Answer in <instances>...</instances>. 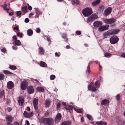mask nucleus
I'll return each instance as SVG.
<instances>
[{
    "label": "nucleus",
    "mask_w": 125,
    "mask_h": 125,
    "mask_svg": "<svg viewBox=\"0 0 125 125\" xmlns=\"http://www.w3.org/2000/svg\"><path fill=\"white\" fill-rule=\"evenodd\" d=\"M119 31V30H118L114 31L111 30L108 31L104 34V37L106 38L108 36L116 34Z\"/></svg>",
    "instance_id": "nucleus-3"
},
{
    "label": "nucleus",
    "mask_w": 125,
    "mask_h": 125,
    "mask_svg": "<svg viewBox=\"0 0 125 125\" xmlns=\"http://www.w3.org/2000/svg\"><path fill=\"white\" fill-rule=\"evenodd\" d=\"M112 10V8L109 7L107 8L104 11V15L105 16H107L110 14L111 13Z\"/></svg>",
    "instance_id": "nucleus-8"
},
{
    "label": "nucleus",
    "mask_w": 125,
    "mask_h": 125,
    "mask_svg": "<svg viewBox=\"0 0 125 125\" xmlns=\"http://www.w3.org/2000/svg\"><path fill=\"white\" fill-rule=\"evenodd\" d=\"M61 105V104L60 103H58L57 105V110L60 108Z\"/></svg>",
    "instance_id": "nucleus-49"
},
{
    "label": "nucleus",
    "mask_w": 125,
    "mask_h": 125,
    "mask_svg": "<svg viewBox=\"0 0 125 125\" xmlns=\"http://www.w3.org/2000/svg\"><path fill=\"white\" fill-rule=\"evenodd\" d=\"M115 21V19L114 18L109 19H105L104 20V22L107 24H110L113 23Z\"/></svg>",
    "instance_id": "nucleus-9"
},
{
    "label": "nucleus",
    "mask_w": 125,
    "mask_h": 125,
    "mask_svg": "<svg viewBox=\"0 0 125 125\" xmlns=\"http://www.w3.org/2000/svg\"><path fill=\"white\" fill-rule=\"evenodd\" d=\"M90 63L88 64V66L87 68V70L86 71V72L87 74L89 75L91 71L90 70V67L89 66Z\"/></svg>",
    "instance_id": "nucleus-31"
},
{
    "label": "nucleus",
    "mask_w": 125,
    "mask_h": 125,
    "mask_svg": "<svg viewBox=\"0 0 125 125\" xmlns=\"http://www.w3.org/2000/svg\"><path fill=\"white\" fill-rule=\"evenodd\" d=\"M22 11L24 13H26L27 12V7L26 6L22 7L21 9Z\"/></svg>",
    "instance_id": "nucleus-23"
},
{
    "label": "nucleus",
    "mask_w": 125,
    "mask_h": 125,
    "mask_svg": "<svg viewBox=\"0 0 125 125\" xmlns=\"http://www.w3.org/2000/svg\"><path fill=\"white\" fill-rule=\"evenodd\" d=\"M119 38L115 35H114L110 39V42L112 44H115L116 43L118 42Z\"/></svg>",
    "instance_id": "nucleus-4"
},
{
    "label": "nucleus",
    "mask_w": 125,
    "mask_h": 125,
    "mask_svg": "<svg viewBox=\"0 0 125 125\" xmlns=\"http://www.w3.org/2000/svg\"><path fill=\"white\" fill-rule=\"evenodd\" d=\"M22 33H21L19 32H17V35L19 37H22Z\"/></svg>",
    "instance_id": "nucleus-44"
},
{
    "label": "nucleus",
    "mask_w": 125,
    "mask_h": 125,
    "mask_svg": "<svg viewBox=\"0 0 125 125\" xmlns=\"http://www.w3.org/2000/svg\"><path fill=\"white\" fill-rule=\"evenodd\" d=\"M26 124L25 125H29L30 123L29 122L28 120H26L25 122Z\"/></svg>",
    "instance_id": "nucleus-61"
},
{
    "label": "nucleus",
    "mask_w": 125,
    "mask_h": 125,
    "mask_svg": "<svg viewBox=\"0 0 125 125\" xmlns=\"http://www.w3.org/2000/svg\"><path fill=\"white\" fill-rule=\"evenodd\" d=\"M36 89L37 91L38 92H43L44 90V88L43 87H38L36 88Z\"/></svg>",
    "instance_id": "nucleus-28"
},
{
    "label": "nucleus",
    "mask_w": 125,
    "mask_h": 125,
    "mask_svg": "<svg viewBox=\"0 0 125 125\" xmlns=\"http://www.w3.org/2000/svg\"><path fill=\"white\" fill-rule=\"evenodd\" d=\"M62 38L65 40L66 42L68 40L67 38V35L66 34V33H63L62 34Z\"/></svg>",
    "instance_id": "nucleus-32"
},
{
    "label": "nucleus",
    "mask_w": 125,
    "mask_h": 125,
    "mask_svg": "<svg viewBox=\"0 0 125 125\" xmlns=\"http://www.w3.org/2000/svg\"><path fill=\"white\" fill-rule=\"evenodd\" d=\"M120 95L119 94H117L116 96V98L117 100L118 101L120 99Z\"/></svg>",
    "instance_id": "nucleus-51"
},
{
    "label": "nucleus",
    "mask_w": 125,
    "mask_h": 125,
    "mask_svg": "<svg viewBox=\"0 0 125 125\" xmlns=\"http://www.w3.org/2000/svg\"><path fill=\"white\" fill-rule=\"evenodd\" d=\"M3 72L6 75L13 74L12 73L8 70H4L3 71Z\"/></svg>",
    "instance_id": "nucleus-36"
},
{
    "label": "nucleus",
    "mask_w": 125,
    "mask_h": 125,
    "mask_svg": "<svg viewBox=\"0 0 125 125\" xmlns=\"http://www.w3.org/2000/svg\"><path fill=\"white\" fill-rule=\"evenodd\" d=\"M36 31L38 33H40L41 32V30L39 28H37L36 29Z\"/></svg>",
    "instance_id": "nucleus-52"
},
{
    "label": "nucleus",
    "mask_w": 125,
    "mask_h": 125,
    "mask_svg": "<svg viewBox=\"0 0 125 125\" xmlns=\"http://www.w3.org/2000/svg\"><path fill=\"white\" fill-rule=\"evenodd\" d=\"M27 86V83L25 82H22L21 84V88L22 90H25Z\"/></svg>",
    "instance_id": "nucleus-15"
},
{
    "label": "nucleus",
    "mask_w": 125,
    "mask_h": 125,
    "mask_svg": "<svg viewBox=\"0 0 125 125\" xmlns=\"http://www.w3.org/2000/svg\"><path fill=\"white\" fill-rule=\"evenodd\" d=\"M27 90L28 93L30 94L33 93L34 92L33 88L31 86H28L27 88Z\"/></svg>",
    "instance_id": "nucleus-14"
},
{
    "label": "nucleus",
    "mask_w": 125,
    "mask_h": 125,
    "mask_svg": "<svg viewBox=\"0 0 125 125\" xmlns=\"http://www.w3.org/2000/svg\"><path fill=\"white\" fill-rule=\"evenodd\" d=\"M76 34L78 35H80L81 34V32L80 31H77L75 32Z\"/></svg>",
    "instance_id": "nucleus-46"
},
{
    "label": "nucleus",
    "mask_w": 125,
    "mask_h": 125,
    "mask_svg": "<svg viewBox=\"0 0 125 125\" xmlns=\"http://www.w3.org/2000/svg\"><path fill=\"white\" fill-rule=\"evenodd\" d=\"M24 100L23 98L21 97H19L18 100V103L19 105L22 106L24 103Z\"/></svg>",
    "instance_id": "nucleus-18"
},
{
    "label": "nucleus",
    "mask_w": 125,
    "mask_h": 125,
    "mask_svg": "<svg viewBox=\"0 0 125 125\" xmlns=\"http://www.w3.org/2000/svg\"><path fill=\"white\" fill-rule=\"evenodd\" d=\"M98 18V16L96 14H93L88 18L87 21L88 22H91L94 21L95 19Z\"/></svg>",
    "instance_id": "nucleus-6"
},
{
    "label": "nucleus",
    "mask_w": 125,
    "mask_h": 125,
    "mask_svg": "<svg viewBox=\"0 0 125 125\" xmlns=\"http://www.w3.org/2000/svg\"><path fill=\"white\" fill-rule=\"evenodd\" d=\"M109 103V101L106 99H104L102 101L101 104L102 105H108Z\"/></svg>",
    "instance_id": "nucleus-17"
},
{
    "label": "nucleus",
    "mask_w": 125,
    "mask_h": 125,
    "mask_svg": "<svg viewBox=\"0 0 125 125\" xmlns=\"http://www.w3.org/2000/svg\"><path fill=\"white\" fill-rule=\"evenodd\" d=\"M109 25H105L101 26L98 28V30L100 31H102L108 29Z\"/></svg>",
    "instance_id": "nucleus-11"
},
{
    "label": "nucleus",
    "mask_w": 125,
    "mask_h": 125,
    "mask_svg": "<svg viewBox=\"0 0 125 125\" xmlns=\"http://www.w3.org/2000/svg\"><path fill=\"white\" fill-rule=\"evenodd\" d=\"M55 55L56 56H57L58 57H59L60 56V55L58 54L57 52H55Z\"/></svg>",
    "instance_id": "nucleus-64"
},
{
    "label": "nucleus",
    "mask_w": 125,
    "mask_h": 125,
    "mask_svg": "<svg viewBox=\"0 0 125 125\" xmlns=\"http://www.w3.org/2000/svg\"><path fill=\"white\" fill-rule=\"evenodd\" d=\"M96 124L98 125H106L107 123L106 122H103L102 121H100L99 122H97Z\"/></svg>",
    "instance_id": "nucleus-25"
},
{
    "label": "nucleus",
    "mask_w": 125,
    "mask_h": 125,
    "mask_svg": "<svg viewBox=\"0 0 125 125\" xmlns=\"http://www.w3.org/2000/svg\"><path fill=\"white\" fill-rule=\"evenodd\" d=\"M4 77V75L2 73H0V80H2L3 79Z\"/></svg>",
    "instance_id": "nucleus-40"
},
{
    "label": "nucleus",
    "mask_w": 125,
    "mask_h": 125,
    "mask_svg": "<svg viewBox=\"0 0 125 125\" xmlns=\"http://www.w3.org/2000/svg\"><path fill=\"white\" fill-rule=\"evenodd\" d=\"M104 8V6H100L99 7V10H103Z\"/></svg>",
    "instance_id": "nucleus-54"
},
{
    "label": "nucleus",
    "mask_w": 125,
    "mask_h": 125,
    "mask_svg": "<svg viewBox=\"0 0 125 125\" xmlns=\"http://www.w3.org/2000/svg\"><path fill=\"white\" fill-rule=\"evenodd\" d=\"M86 116L87 118L90 120L92 121L93 120V119L92 117V116L89 114H87Z\"/></svg>",
    "instance_id": "nucleus-39"
},
{
    "label": "nucleus",
    "mask_w": 125,
    "mask_h": 125,
    "mask_svg": "<svg viewBox=\"0 0 125 125\" xmlns=\"http://www.w3.org/2000/svg\"><path fill=\"white\" fill-rule=\"evenodd\" d=\"M14 30H17V32H19L20 31L19 29V27L18 26H16V27H14L13 28Z\"/></svg>",
    "instance_id": "nucleus-50"
},
{
    "label": "nucleus",
    "mask_w": 125,
    "mask_h": 125,
    "mask_svg": "<svg viewBox=\"0 0 125 125\" xmlns=\"http://www.w3.org/2000/svg\"><path fill=\"white\" fill-rule=\"evenodd\" d=\"M35 9L36 10L35 12L37 15H36L35 16V18H38L39 17V15L41 14V12L38 8H35Z\"/></svg>",
    "instance_id": "nucleus-19"
},
{
    "label": "nucleus",
    "mask_w": 125,
    "mask_h": 125,
    "mask_svg": "<svg viewBox=\"0 0 125 125\" xmlns=\"http://www.w3.org/2000/svg\"><path fill=\"white\" fill-rule=\"evenodd\" d=\"M9 68L10 69L12 70H15L17 69L16 67L13 65H10V66L9 67Z\"/></svg>",
    "instance_id": "nucleus-37"
},
{
    "label": "nucleus",
    "mask_w": 125,
    "mask_h": 125,
    "mask_svg": "<svg viewBox=\"0 0 125 125\" xmlns=\"http://www.w3.org/2000/svg\"><path fill=\"white\" fill-rule=\"evenodd\" d=\"M75 110L77 112L80 113H82V111L80 109H76Z\"/></svg>",
    "instance_id": "nucleus-47"
},
{
    "label": "nucleus",
    "mask_w": 125,
    "mask_h": 125,
    "mask_svg": "<svg viewBox=\"0 0 125 125\" xmlns=\"http://www.w3.org/2000/svg\"><path fill=\"white\" fill-rule=\"evenodd\" d=\"M93 25L95 27H99L102 25V23L101 21H96L94 22Z\"/></svg>",
    "instance_id": "nucleus-13"
},
{
    "label": "nucleus",
    "mask_w": 125,
    "mask_h": 125,
    "mask_svg": "<svg viewBox=\"0 0 125 125\" xmlns=\"http://www.w3.org/2000/svg\"><path fill=\"white\" fill-rule=\"evenodd\" d=\"M27 33L28 35L29 36H30L32 35L33 33V32L31 29H29L27 30Z\"/></svg>",
    "instance_id": "nucleus-27"
},
{
    "label": "nucleus",
    "mask_w": 125,
    "mask_h": 125,
    "mask_svg": "<svg viewBox=\"0 0 125 125\" xmlns=\"http://www.w3.org/2000/svg\"><path fill=\"white\" fill-rule=\"evenodd\" d=\"M23 115L25 117L30 118L29 113L26 111H25L24 112Z\"/></svg>",
    "instance_id": "nucleus-30"
},
{
    "label": "nucleus",
    "mask_w": 125,
    "mask_h": 125,
    "mask_svg": "<svg viewBox=\"0 0 125 125\" xmlns=\"http://www.w3.org/2000/svg\"><path fill=\"white\" fill-rule=\"evenodd\" d=\"M99 81H96L95 83V86L97 88H98L99 87Z\"/></svg>",
    "instance_id": "nucleus-41"
},
{
    "label": "nucleus",
    "mask_w": 125,
    "mask_h": 125,
    "mask_svg": "<svg viewBox=\"0 0 125 125\" xmlns=\"http://www.w3.org/2000/svg\"><path fill=\"white\" fill-rule=\"evenodd\" d=\"M62 117V115L60 113H58L55 119V123H59L61 120Z\"/></svg>",
    "instance_id": "nucleus-10"
},
{
    "label": "nucleus",
    "mask_w": 125,
    "mask_h": 125,
    "mask_svg": "<svg viewBox=\"0 0 125 125\" xmlns=\"http://www.w3.org/2000/svg\"><path fill=\"white\" fill-rule=\"evenodd\" d=\"M51 101L49 99H47L45 101V106L46 107H48L50 105Z\"/></svg>",
    "instance_id": "nucleus-22"
},
{
    "label": "nucleus",
    "mask_w": 125,
    "mask_h": 125,
    "mask_svg": "<svg viewBox=\"0 0 125 125\" xmlns=\"http://www.w3.org/2000/svg\"><path fill=\"white\" fill-rule=\"evenodd\" d=\"M28 9L29 10H32V7L31 6H29L28 7Z\"/></svg>",
    "instance_id": "nucleus-62"
},
{
    "label": "nucleus",
    "mask_w": 125,
    "mask_h": 125,
    "mask_svg": "<svg viewBox=\"0 0 125 125\" xmlns=\"http://www.w3.org/2000/svg\"><path fill=\"white\" fill-rule=\"evenodd\" d=\"M70 123V121H66L62 123L61 125H69Z\"/></svg>",
    "instance_id": "nucleus-34"
},
{
    "label": "nucleus",
    "mask_w": 125,
    "mask_h": 125,
    "mask_svg": "<svg viewBox=\"0 0 125 125\" xmlns=\"http://www.w3.org/2000/svg\"><path fill=\"white\" fill-rule=\"evenodd\" d=\"M7 5L6 4H4L3 5V8L4 10L6 11L8 13L9 9L8 8H7Z\"/></svg>",
    "instance_id": "nucleus-33"
},
{
    "label": "nucleus",
    "mask_w": 125,
    "mask_h": 125,
    "mask_svg": "<svg viewBox=\"0 0 125 125\" xmlns=\"http://www.w3.org/2000/svg\"><path fill=\"white\" fill-rule=\"evenodd\" d=\"M12 38H13V39H14L15 40H17V37L16 36V35L13 36L12 37Z\"/></svg>",
    "instance_id": "nucleus-57"
},
{
    "label": "nucleus",
    "mask_w": 125,
    "mask_h": 125,
    "mask_svg": "<svg viewBox=\"0 0 125 125\" xmlns=\"http://www.w3.org/2000/svg\"><path fill=\"white\" fill-rule=\"evenodd\" d=\"M40 64V66L42 67H47V64L44 62H41Z\"/></svg>",
    "instance_id": "nucleus-26"
},
{
    "label": "nucleus",
    "mask_w": 125,
    "mask_h": 125,
    "mask_svg": "<svg viewBox=\"0 0 125 125\" xmlns=\"http://www.w3.org/2000/svg\"><path fill=\"white\" fill-rule=\"evenodd\" d=\"M13 125H20L19 123L18 122H15L13 123Z\"/></svg>",
    "instance_id": "nucleus-58"
},
{
    "label": "nucleus",
    "mask_w": 125,
    "mask_h": 125,
    "mask_svg": "<svg viewBox=\"0 0 125 125\" xmlns=\"http://www.w3.org/2000/svg\"><path fill=\"white\" fill-rule=\"evenodd\" d=\"M66 108V110H69L72 109H73V107L72 105H69Z\"/></svg>",
    "instance_id": "nucleus-38"
},
{
    "label": "nucleus",
    "mask_w": 125,
    "mask_h": 125,
    "mask_svg": "<svg viewBox=\"0 0 125 125\" xmlns=\"http://www.w3.org/2000/svg\"><path fill=\"white\" fill-rule=\"evenodd\" d=\"M55 78V76L53 75H51L50 76V78L51 80H53Z\"/></svg>",
    "instance_id": "nucleus-45"
},
{
    "label": "nucleus",
    "mask_w": 125,
    "mask_h": 125,
    "mask_svg": "<svg viewBox=\"0 0 125 125\" xmlns=\"http://www.w3.org/2000/svg\"><path fill=\"white\" fill-rule=\"evenodd\" d=\"M8 88L10 89L13 88L14 87V84L11 81L9 82L7 84Z\"/></svg>",
    "instance_id": "nucleus-16"
},
{
    "label": "nucleus",
    "mask_w": 125,
    "mask_h": 125,
    "mask_svg": "<svg viewBox=\"0 0 125 125\" xmlns=\"http://www.w3.org/2000/svg\"><path fill=\"white\" fill-rule=\"evenodd\" d=\"M79 3V1L78 0H72V3L73 4L77 5Z\"/></svg>",
    "instance_id": "nucleus-35"
},
{
    "label": "nucleus",
    "mask_w": 125,
    "mask_h": 125,
    "mask_svg": "<svg viewBox=\"0 0 125 125\" xmlns=\"http://www.w3.org/2000/svg\"><path fill=\"white\" fill-rule=\"evenodd\" d=\"M39 54L43 55L44 54V51L42 47H40L39 48Z\"/></svg>",
    "instance_id": "nucleus-20"
},
{
    "label": "nucleus",
    "mask_w": 125,
    "mask_h": 125,
    "mask_svg": "<svg viewBox=\"0 0 125 125\" xmlns=\"http://www.w3.org/2000/svg\"><path fill=\"white\" fill-rule=\"evenodd\" d=\"M33 113L32 112H31L29 114V116H30V118L33 115Z\"/></svg>",
    "instance_id": "nucleus-63"
},
{
    "label": "nucleus",
    "mask_w": 125,
    "mask_h": 125,
    "mask_svg": "<svg viewBox=\"0 0 125 125\" xmlns=\"http://www.w3.org/2000/svg\"><path fill=\"white\" fill-rule=\"evenodd\" d=\"M50 114V112L49 111H47L45 112L44 114V115L46 117H47Z\"/></svg>",
    "instance_id": "nucleus-43"
},
{
    "label": "nucleus",
    "mask_w": 125,
    "mask_h": 125,
    "mask_svg": "<svg viewBox=\"0 0 125 125\" xmlns=\"http://www.w3.org/2000/svg\"><path fill=\"white\" fill-rule=\"evenodd\" d=\"M14 42L15 44L18 46H20L21 44V43L20 41L18 40H15Z\"/></svg>",
    "instance_id": "nucleus-29"
},
{
    "label": "nucleus",
    "mask_w": 125,
    "mask_h": 125,
    "mask_svg": "<svg viewBox=\"0 0 125 125\" xmlns=\"http://www.w3.org/2000/svg\"><path fill=\"white\" fill-rule=\"evenodd\" d=\"M29 19L28 18H26L24 20L25 22L28 23L29 22Z\"/></svg>",
    "instance_id": "nucleus-59"
},
{
    "label": "nucleus",
    "mask_w": 125,
    "mask_h": 125,
    "mask_svg": "<svg viewBox=\"0 0 125 125\" xmlns=\"http://www.w3.org/2000/svg\"><path fill=\"white\" fill-rule=\"evenodd\" d=\"M100 0H97L93 2L92 4L93 6H94L100 3Z\"/></svg>",
    "instance_id": "nucleus-24"
},
{
    "label": "nucleus",
    "mask_w": 125,
    "mask_h": 125,
    "mask_svg": "<svg viewBox=\"0 0 125 125\" xmlns=\"http://www.w3.org/2000/svg\"><path fill=\"white\" fill-rule=\"evenodd\" d=\"M12 48L14 50H17L18 47L16 45H14L12 47Z\"/></svg>",
    "instance_id": "nucleus-53"
},
{
    "label": "nucleus",
    "mask_w": 125,
    "mask_h": 125,
    "mask_svg": "<svg viewBox=\"0 0 125 125\" xmlns=\"http://www.w3.org/2000/svg\"><path fill=\"white\" fill-rule=\"evenodd\" d=\"M5 97L4 91L3 90H0V98H3L4 99Z\"/></svg>",
    "instance_id": "nucleus-21"
},
{
    "label": "nucleus",
    "mask_w": 125,
    "mask_h": 125,
    "mask_svg": "<svg viewBox=\"0 0 125 125\" xmlns=\"http://www.w3.org/2000/svg\"><path fill=\"white\" fill-rule=\"evenodd\" d=\"M39 120L40 123L44 124L46 125H53V119L51 118H45L41 117Z\"/></svg>",
    "instance_id": "nucleus-1"
},
{
    "label": "nucleus",
    "mask_w": 125,
    "mask_h": 125,
    "mask_svg": "<svg viewBox=\"0 0 125 125\" xmlns=\"http://www.w3.org/2000/svg\"><path fill=\"white\" fill-rule=\"evenodd\" d=\"M12 108L10 107H8L7 108V110L8 112H10L12 110Z\"/></svg>",
    "instance_id": "nucleus-56"
},
{
    "label": "nucleus",
    "mask_w": 125,
    "mask_h": 125,
    "mask_svg": "<svg viewBox=\"0 0 125 125\" xmlns=\"http://www.w3.org/2000/svg\"><path fill=\"white\" fill-rule=\"evenodd\" d=\"M21 13L22 12L21 11H17L16 13L17 15L18 16H20L21 14Z\"/></svg>",
    "instance_id": "nucleus-48"
},
{
    "label": "nucleus",
    "mask_w": 125,
    "mask_h": 125,
    "mask_svg": "<svg viewBox=\"0 0 125 125\" xmlns=\"http://www.w3.org/2000/svg\"><path fill=\"white\" fill-rule=\"evenodd\" d=\"M121 56L123 58H125V53H122L121 55Z\"/></svg>",
    "instance_id": "nucleus-60"
},
{
    "label": "nucleus",
    "mask_w": 125,
    "mask_h": 125,
    "mask_svg": "<svg viewBox=\"0 0 125 125\" xmlns=\"http://www.w3.org/2000/svg\"><path fill=\"white\" fill-rule=\"evenodd\" d=\"M38 99L36 98H34L33 101V106L35 109L36 110H37L38 109Z\"/></svg>",
    "instance_id": "nucleus-12"
},
{
    "label": "nucleus",
    "mask_w": 125,
    "mask_h": 125,
    "mask_svg": "<svg viewBox=\"0 0 125 125\" xmlns=\"http://www.w3.org/2000/svg\"><path fill=\"white\" fill-rule=\"evenodd\" d=\"M94 83L93 82H91L88 86V89L89 90H92L93 92L96 91V87L94 86Z\"/></svg>",
    "instance_id": "nucleus-7"
},
{
    "label": "nucleus",
    "mask_w": 125,
    "mask_h": 125,
    "mask_svg": "<svg viewBox=\"0 0 125 125\" xmlns=\"http://www.w3.org/2000/svg\"><path fill=\"white\" fill-rule=\"evenodd\" d=\"M6 119L7 122L6 125H13L11 123L13 121V117L10 115H8L6 116Z\"/></svg>",
    "instance_id": "nucleus-5"
},
{
    "label": "nucleus",
    "mask_w": 125,
    "mask_h": 125,
    "mask_svg": "<svg viewBox=\"0 0 125 125\" xmlns=\"http://www.w3.org/2000/svg\"><path fill=\"white\" fill-rule=\"evenodd\" d=\"M93 13L92 9L91 8H86L83 9L82 13L85 17H88Z\"/></svg>",
    "instance_id": "nucleus-2"
},
{
    "label": "nucleus",
    "mask_w": 125,
    "mask_h": 125,
    "mask_svg": "<svg viewBox=\"0 0 125 125\" xmlns=\"http://www.w3.org/2000/svg\"><path fill=\"white\" fill-rule=\"evenodd\" d=\"M111 55V54L109 53H104V56L106 57H110Z\"/></svg>",
    "instance_id": "nucleus-42"
},
{
    "label": "nucleus",
    "mask_w": 125,
    "mask_h": 125,
    "mask_svg": "<svg viewBox=\"0 0 125 125\" xmlns=\"http://www.w3.org/2000/svg\"><path fill=\"white\" fill-rule=\"evenodd\" d=\"M6 51V49L5 48H3L1 50V51L4 53Z\"/></svg>",
    "instance_id": "nucleus-55"
}]
</instances>
